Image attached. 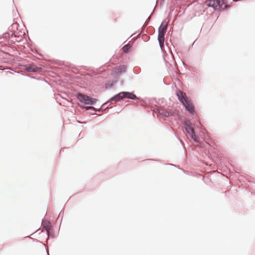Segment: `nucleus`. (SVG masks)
Returning <instances> with one entry per match:
<instances>
[{
	"mask_svg": "<svg viewBox=\"0 0 255 255\" xmlns=\"http://www.w3.org/2000/svg\"><path fill=\"white\" fill-rule=\"evenodd\" d=\"M176 95L178 99L184 105L186 109L190 113H193L194 111V106L191 101L186 96L185 93H183L180 90L177 92Z\"/></svg>",
	"mask_w": 255,
	"mask_h": 255,
	"instance_id": "obj_1",
	"label": "nucleus"
},
{
	"mask_svg": "<svg viewBox=\"0 0 255 255\" xmlns=\"http://www.w3.org/2000/svg\"><path fill=\"white\" fill-rule=\"evenodd\" d=\"M167 23L162 22L158 29V40L161 48L164 46V35L167 29Z\"/></svg>",
	"mask_w": 255,
	"mask_h": 255,
	"instance_id": "obj_2",
	"label": "nucleus"
},
{
	"mask_svg": "<svg viewBox=\"0 0 255 255\" xmlns=\"http://www.w3.org/2000/svg\"><path fill=\"white\" fill-rule=\"evenodd\" d=\"M127 98L130 99H135L136 98L135 95L132 93L122 92L116 95L111 99V101L119 100L123 98Z\"/></svg>",
	"mask_w": 255,
	"mask_h": 255,
	"instance_id": "obj_3",
	"label": "nucleus"
},
{
	"mask_svg": "<svg viewBox=\"0 0 255 255\" xmlns=\"http://www.w3.org/2000/svg\"><path fill=\"white\" fill-rule=\"evenodd\" d=\"M205 4L208 6L213 7L215 10L222 8L224 4L223 0H207Z\"/></svg>",
	"mask_w": 255,
	"mask_h": 255,
	"instance_id": "obj_4",
	"label": "nucleus"
},
{
	"mask_svg": "<svg viewBox=\"0 0 255 255\" xmlns=\"http://www.w3.org/2000/svg\"><path fill=\"white\" fill-rule=\"evenodd\" d=\"M126 67L124 65L118 66L114 67L111 72V75L114 78H117L120 76L122 73L125 72Z\"/></svg>",
	"mask_w": 255,
	"mask_h": 255,
	"instance_id": "obj_5",
	"label": "nucleus"
},
{
	"mask_svg": "<svg viewBox=\"0 0 255 255\" xmlns=\"http://www.w3.org/2000/svg\"><path fill=\"white\" fill-rule=\"evenodd\" d=\"M78 99L82 102L85 104L93 105L97 102V99L90 97L89 96L79 94L78 96Z\"/></svg>",
	"mask_w": 255,
	"mask_h": 255,
	"instance_id": "obj_6",
	"label": "nucleus"
},
{
	"mask_svg": "<svg viewBox=\"0 0 255 255\" xmlns=\"http://www.w3.org/2000/svg\"><path fill=\"white\" fill-rule=\"evenodd\" d=\"M185 128L186 132L189 134L191 139L194 140L195 141H197V137L196 135L193 128L191 126V124L190 122H186L185 123Z\"/></svg>",
	"mask_w": 255,
	"mask_h": 255,
	"instance_id": "obj_7",
	"label": "nucleus"
},
{
	"mask_svg": "<svg viewBox=\"0 0 255 255\" xmlns=\"http://www.w3.org/2000/svg\"><path fill=\"white\" fill-rule=\"evenodd\" d=\"M159 113L164 116H171L173 114V111L171 109H166L164 110H160Z\"/></svg>",
	"mask_w": 255,
	"mask_h": 255,
	"instance_id": "obj_8",
	"label": "nucleus"
},
{
	"mask_svg": "<svg viewBox=\"0 0 255 255\" xmlns=\"http://www.w3.org/2000/svg\"><path fill=\"white\" fill-rule=\"evenodd\" d=\"M130 48L131 46L130 44H127L123 47V50L125 52L127 53Z\"/></svg>",
	"mask_w": 255,
	"mask_h": 255,
	"instance_id": "obj_9",
	"label": "nucleus"
},
{
	"mask_svg": "<svg viewBox=\"0 0 255 255\" xmlns=\"http://www.w3.org/2000/svg\"><path fill=\"white\" fill-rule=\"evenodd\" d=\"M28 71H35V69H34H34L31 68V69H30V68H28Z\"/></svg>",
	"mask_w": 255,
	"mask_h": 255,
	"instance_id": "obj_10",
	"label": "nucleus"
},
{
	"mask_svg": "<svg viewBox=\"0 0 255 255\" xmlns=\"http://www.w3.org/2000/svg\"><path fill=\"white\" fill-rule=\"evenodd\" d=\"M92 108H93L92 107H90L88 109H92Z\"/></svg>",
	"mask_w": 255,
	"mask_h": 255,
	"instance_id": "obj_11",
	"label": "nucleus"
}]
</instances>
